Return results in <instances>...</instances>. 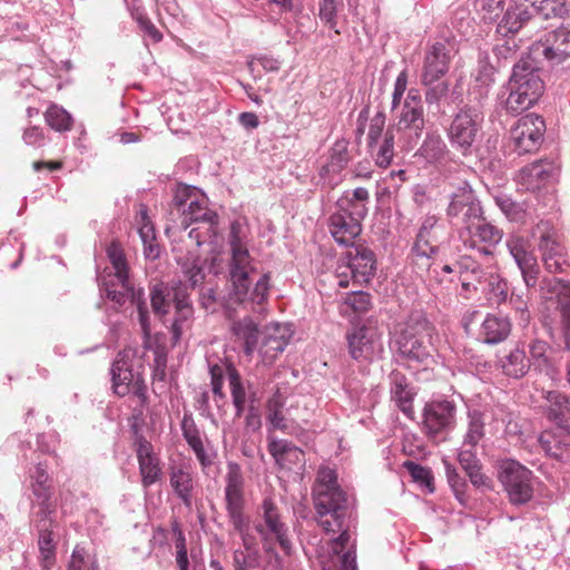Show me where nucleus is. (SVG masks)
<instances>
[{
	"mask_svg": "<svg viewBox=\"0 0 570 570\" xmlns=\"http://www.w3.org/2000/svg\"><path fill=\"white\" fill-rule=\"evenodd\" d=\"M446 217L459 228V237L465 248L485 258L493 257L503 238V229L487 219L481 202L469 186L452 194Z\"/></svg>",
	"mask_w": 570,
	"mask_h": 570,
	"instance_id": "f257e3e1",
	"label": "nucleus"
},
{
	"mask_svg": "<svg viewBox=\"0 0 570 570\" xmlns=\"http://www.w3.org/2000/svg\"><path fill=\"white\" fill-rule=\"evenodd\" d=\"M228 246L230 254L228 261L230 282L228 299L255 311V305H262L267 301L271 273H264L252 286L249 275L256 269L247 247L246 229L238 220L230 224Z\"/></svg>",
	"mask_w": 570,
	"mask_h": 570,
	"instance_id": "f03ea898",
	"label": "nucleus"
},
{
	"mask_svg": "<svg viewBox=\"0 0 570 570\" xmlns=\"http://www.w3.org/2000/svg\"><path fill=\"white\" fill-rule=\"evenodd\" d=\"M317 523L327 533L348 529L353 513L347 493L337 483L336 472L321 466L312 488Z\"/></svg>",
	"mask_w": 570,
	"mask_h": 570,
	"instance_id": "7ed1b4c3",
	"label": "nucleus"
},
{
	"mask_svg": "<svg viewBox=\"0 0 570 570\" xmlns=\"http://www.w3.org/2000/svg\"><path fill=\"white\" fill-rule=\"evenodd\" d=\"M254 529L261 538L267 567L272 570H283L284 561L275 550V546L277 543L286 556L292 553L293 547L288 527L283 521L279 508L272 498H265L258 507Z\"/></svg>",
	"mask_w": 570,
	"mask_h": 570,
	"instance_id": "20e7f679",
	"label": "nucleus"
},
{
	"mask_svg": "<svg viewBox=\"0 0 570 570\" xmlns=\"http://www.w3.org/2000/svg\"><path fill=\"white\" fill-rule=\"evenodd\" d=\"M540 71L539 58L530 50L513 65L509 79L510 94L505 100L510 114L517 115L531 108L541 97L544 87Z\"/></svg>",
	"mask_w": 570,
	"mask_h": 570,
	"instance_id": "39448f33",
	"label": "nucleus"
},
{
	"mask_svg": "<svg viewBox=\"0 0 570 570\" xmlns=\"http://www.w3.org/2000/svg\"><path fill=\"white\" fill-rule=\"evenodd\" d=\"M483 120V112L476 106L461 107L446 129L451 147L463 156L471 155L480 140Z\"/></svg>",
	"mask_w": 570,
	"mask_h": 570,
	"instance_id": "423d86ee",
	"label": "nucleus"
},
{
	"mask_svg": "<svg viewBox=\"0 0 570 570\" xmlns=\"http://www.w3.org/2000/svg\"><path fill=\"white\" fill-rule=\"evenodd\" d=\"M543 268L549 274H563L570 268L569 254L550 220H540L532 229Z\"/></svg>",
	"mask_w": 570,
	"mask_h": 570,
	"instance_id": "0eeeda50",
	"label": "nucleus"
},
{
	"mask_svg": "<svg viewBox=\"0 0 570 570\" xmlns=\"http://www.w3.org/2000/svg\"><path fill=\"white\" fill-rule=\"evenodd\" d=\"M498 480L507 493L509 502L521 507L529 503L534 493L533 472L513 459H504L498 465Z\"/></svg>",
	"mask_w": 570,
	"mask_h": 570,
	"instance_id": "6e6552de",
	"label": "nucleus"
},
{
	"mask_svg": "<svg viewBox=\"0 0 570 570\" xmlns=\"http://www.w3.org/2000/svg\"><path fill=\"white\" fill-rule=\"evenodd\" d=\"M367 207L353 206L346 198H338L335 210L328 217V230L334 240L342 246H353L362 232V220L367 215Z\"/></svg>",
	"mask_w": 570,
	"mask_h": 570,
	"instance_id": "1a4fd4ad",
	"label": "nucleus"
},
{
	"mask_svg": "<svg viewBox=\"0 0 570 570\" xmlns=\"http://www.w3.org/2000/svg\"><path fill=\"white\" fill-rule=\"evenodd\" d=\"M426 119L421 94L417 89H410L402 105L395 129L412 149L422 137Z\"/></svg>",
	"mask_w": 570,
	"mask_h": 570,
	"instance_id": "9d476101",
	"label": "nucleus"
},
{
	"mask_svg": "<svg viewBox=\"0 0 570 570\" xmlns=\"http://www.w3.org/2000/svg\"><path fill=\"white\" fill-rule=\"evenodd\" d=\"M540 295L550 299L557 297V312L560 318V345L570 351V282L558 277L538 278Z\"/></svg>",
	"mask_w": 570,
	"mask_h": 570,
	"instance_id": "9b49d317",
	"label": "nucleus"
},
{
	"mask_svg": "<svg viewBox=\"0 0 570 570\" xmlns=\"http://www.w3.org/2000/svg\"><path fill=\"white\" fill-rule=\"evenodd\" d=\"M504 245L520 271L525 287L537 288L541 271L530 240L524 235L513 232L507 236Z\"/></svg>",
	"mask_w": 570,
	"mask_h": 570,
	"instance_id": "f8f14e48",
	"label": "nucleus"
},
{
	"mask_svg": "<svg viewBox=\"0 0 570 570\" xmlns=\"http://www.w3.org/2000/svg\"><path fill=\"white\" fill-rule=\"evenodd\" d=\"M456 405L453 401L441 400L425 404L423 431L433 441L441 442L455 428Z\"/></svg>",
	"mask_w": 570,
	"mask_h": 570,
	"instance_id": "ddd939ff",
	"label": "nucleus"
},
{
	"mask_svg": "<svg viewBox=\"0 0 570 570\" xmlns=\"http://www.w3.org/2000/svg\"><path fill=\"white\" fill-rule=\"evenodd\" d=\"M117 281L120 285V289L112 288L109 283H104L101 291H105L107 298L118 306H122L127 301H130V303L136 306L138 322L144 337L149 338L151 335V322L148 301L144 288L132 286L129 283L128 276L126 281Z\"/></svg>",
	"mask_w": 570,
	"mask_h": 570,
	"instance_id": "4468645a",
	"label": "nucleus"
},
{
	"mask_svg": "<svg viewBox=\"0 0 570 570\" xmlns=\"http://www.w3.org/2000/svg\"><path fill=\"white\" fill-rule=\"evenodd\" d=\"M454 55V45L448 40L430 46L424 56L421 83L428 86L441 80L448 73Z\"/></svg>",
	"mask_w": 570,
	"mask_h": 570,
	"instance_id": "2eb2a0df",
	"label": "nucleus"
},
{
	"mask_svg": "<svg viewBox=\"0 0 570 570\" xmlns=\"http://www.w3.org/2000/svg\"><path fill=\"white\" fill-rule=\"evenodd\" d=\"M546 131L543 118L535 114L521 117L511 128L510 136L519 155L537 150Z\"/></svg>",
	"mask_w": 570,
	"mask_h": 570,
	"instance_id": "dca6fc26",
	"label": "nucleus"
},
{
	"mask_svg": "<svg viewBox=\"0 0 570 570\" xmlns=\"http://www.w3.org/2000/svg\"><path fill=\"white\" fill-rule=\"evenodd\" d=\"M530 51L553 65L563 62L570 57V23L546 33L543 39L531 45Z\"/></svg>",
	"mask_w": 570,
	"mask_h": 570,
	"instance_id": "f3484780",
	"label": "nucleus"
},
{
	"mask_svg": "<svg viewBox=\"0 0 570 570\" xmlns=\"http://www.w3.org/2000/svg\"><path fill=\"white\" fill-rule=\"evenodd\" d=\"M444 232V226L439 224V219L435 216H426L419 228L415 242L411 248L413 261L434 258L440 252L441 238Z\"/></svg>",
	"mask_w": 570,
	"mask_h": 570,
	"instance_id": "a211bd4d",
	"label": "nucleus"
},
{
	"mask_svg": "<svg viewBox=\"0 0 570 570\" xmlns=\"http://www.w3.org/2000/svg\"><path fill=\"white\" fill-rule=\"evenodd\" d=\"M301 405L299 399H293L286 405L279 392H276L266 404L267 415V430L268 432L281 431L283 433H291L294 424L297 421H306L305 415H294L292 410Z\"/></svg>",
	"mask_w": 570,
	"mask_h": 570,
	"instance_id": "6ab92c4d",
	"label": "nucleus"
},
{
	"mask_svg": "<svg viewBox=\"0 0 570 570\" xmlns=\"http://www.w3.org/2000/svg\"><path fill=\"white\" fill-rule=\"evenodd\" d=\"M351 357L355 361H372L383 352L381 337L374 328L367 326L354 327L346 334Z\"/></svg>",
	"mask_w": 570,
	"mask_h": 570,
	"instance_id": "aec40b11",
	"label": "nucleus"
},
{
	"mask_svg": "<svg viewBox=\"0 0 570 570\" xmlns=\"http://www.w3.org/2000/svg\"><path fill=\"white\" fill-rule=\"evenodd\" d=\"M225 482V508L229 522L248 517L245 513L244 476L237 463L228 464Z\"/></svg>",
	"mask_w": 570,
	"mask_h": 570,
	"instance_id": "412c9836",
	"label": "nucleus"
},
{
	"mask_svg": "<svg viewBox=\"0 0 570 570\" xmlns=\"http://www.w3.org/2000/svg\"><path fill=\"white\" fill-rule=\"evenodd\" d=\"M558 166L544 158L523 166L517 174L515 180L524 189L534 191L554 179Z\"/></svg>",
	"mask_w": 570,
	"mask_h": 570,
	"instance_id": "4be33fe9",
	"label": "nucleus"
},
{
	"mask_svg": "<svg viewBox=\"0 0 570 570\" xmlns=\"http://www.w3.org/2000/svg\"><path fill=\"white\" fill-rule=\"evenodd\" d=\"M492 198L504 217L511 223L525 225L537 215L535 198L529 197L517 202L503 191L492 194Z\"/></svg>",
	"mask_w": 570,
	"mask_h": 570,
	"instance_id": "5701e85b",
	"label": "nucleus"
},
{
	"mask_svg": "<svg viewBox=\"0 0 570 570\" xmlns=\"http://www.w3.org/2000/svg\"><path fill=\"white\" fill-rule=\"evenodd\" d=\"M391 346L395 350L399 357L406 362L429 364L433 358L434 348L432 341L404 335L393 336Z\"/></svg>",
	"mask_w": 570,
	"mask_h": 570,
	"instance_id": "b1692460",
	"label": "nucleus"
},
{
	"mask_svg": "<svg viewBox=\"0 0 570 570\" xmlns=\"http://www.w3.org/2000/svg\"><path fill=\"white\" fill-rule=\"evenodd\" d=\"M56 525L57 522L53 517H47L46 512H33L31 528L38 533V548L46 568L55 562L56 543L53 542L52 530Z\"/></svg>",
	"mask_w": 570,
	"mask_h": 570,
	"instance_id": "393cba45",
	"label": "nucleus"
},
{
	"mask_svg": "<svg viewBox=\"0 0 570 570\" xmlns=\"http://www.w3.org/2000/svg\"><path fill=\"white\" fill-rule=\"evenodd\" d=\"M346 258L354 282L368 283L375 275L376 257L372 249L362 245L353 246L347 250Z\"/></svg>",
	"mask_w": 570,
	"mask_h": 570,
	"instance_id": "a878e982",
	"label": "nucleus"
},
{
	"mask_svg": "<svg viewBox=\"0 0 570 570\" xmlns=\"http://www.w3.org/2000/svg\"><path fill=\"white\" fill-rule=\"evenodd\" d=\"M291 338L288 328L281 324H271L263 328L258 352L265 364H272L285 350Z\"/></svg>",
	"mask_w": 570,
	"mask_h": 570,
	"instance_id": "bb28decb",
	"label": "nucleus"
},
{
	"mask_svg": "<svg viewBox=\"0 0 570 570\" xmlns=\"http://www.w3.org/2000/svg\"><path fill=\"white\" fill-rule=\"evenodd\" d=\"M268 452L281 469L294 470L305 465V454L302 449L287 440L268 438Z\"/></svg>",
	"mask_w": 570,
	"mask_h": 570,
	"instance_id": "cd10ccee",
	"label": "nucleus"
},
{
	"mask_svg": "<svg viewBox=\"0 0 570 570\" xmlns=\"http://www.w3.org/2000/svg\"><path fill=\"white\" fill-rule=\"evenodd\" d=\"M497 68L490 62L487 53H481L478 59V66L472 75L473 82L470 89V97H473L478 104H482L488 98L491 88L495 82Z\"/></svg>",
	"mask_w": 570,
	"mask_h": 570,
	"instance_id": "c85d7f7f",
	"label": "nucleus"
},
{
	"mask_svg": "<svg viewBox=\"0 0 570 570\" xmlns=\"http://www.w3.org/2000/svg\"><path fill=\"white\" fill-rule=\"evenodd\" d=\"M543 399L547 419L570 434V396L560 391H548Z\"/></svg>",
	"mask_w": 570,
	"mask_h": 570,
	"instance_id": "c756f323",
	"label": "nucleus"
},
{
	"mask_svg": "<svg viewBox=\"0 0 570 570\" xmlns=\"http://www.w3.org/2000/svg\"><path fill=\"white\" fill-rule=\"evenodd\" d=\"M435 333L433 323L422 309L412 311L403 323L395 327L394 336H411L425 341H432Z\"/></svg>",
	"mask_w": 570,
	"mask_h": 570,
	"instance_id": "7c9ffc66",
	"label": "nucleus"
},
{
	"mask_svg": "<svg viewBox=\"0 0 570 570\" xmlns=\"http://www.w3.org/2000/svg\"><path fill=\"white\" fill-rule=\"evenodd\" d=\"M193 224L205 225L207 234L214 233V227L218 224V216L207 208L205 197L193 200L180 216V227L184 230Z\"/></svg>",
	"mask_w": 570,
	"mask_h": 570,
	"instance_id": "2f4dec72",
	"label": "nucleus"
},
{
	"mask_svg": "<svg viewBox=\"0 0 570 570\" xmlns=\"http://www.w3.org/2000/svg\"><path fill=\"white\" fill-rule=\"evenodd\" d=\"M458 460L473 487L481 489L482 491L492 489V481L482 472V464L478 459L474 449L464 448L462 444L458 454Z\"/></svg>",
	"mask_w": 570,
	"mask_h": 570,
	"instance_id": "473e14b6",
	"label": "nucleus"
},
{
	"mask_svg": "<svg viewBox=\"0 0 570 570\" xmlns=\"http://www.w3.org/2000/svg\"><path fill=\"white\" fill-rule=\"evenodd\" d=\"M512 324L508 316L488 314L481 324L480 340L488 345L505 341L511 334Z\"/></svg>",
	"mask_w": 570,
	"mask_h": 570,
	"instance_id": "72a5a7b5",
	"label": "nucleus"
},
{
	"mask_svg": "<svg viewBox=\"0 0 570 570\" xmlns=\"http://www.w3.org/2000/svg\"><path fill=\"white\" fill-rule=\"evenodd\" d=\"M232 332L242 342L244 353L247 356L258 348L262 342L263 330L250 317H244L233 323Z\"/></svg>",
	"mask_w": 570,
	"mask_h": 570,
	"instance_id": "f704fd0d",
	"label": "nucleus"
},
{
	"mask_svg": "<svg viewBox=\"0 0 570 570\" xmlns=\"http://www.w3.org/2000/svg\"><path fill=\"white\" fill-rule=\"evenodd\" d=\"M498 367L503 375L519 380L527 375L531 368V362L524 348L515 346L509 353L498 358Z\"/></svg>",
	"mask_w": 570,
	"mask_h": 570,
	"instance_id": "c9c22d12",
	"label": "nucleus"
},
{
	"mask_svg": "<svg viewBox=\"0 0 570 570\" xmlns=\"http://www.w3.org/2000/svg\"><path fill=\"white\" fill-rule=\"evenodd\" d=\"M390 393L397 407L406 415L412 413L414 392L405 374L392 371L389 375Z\"/></svg>",
	"mask_w": 570,
	"mask_h": 570,
	"instance_id": "e433bc0d",
	"label": "nucleus"
},
{
	"mask_svg": "<svg viewBox=\"0 0 570 570\" xmlns=\"http://www.w3.org/2000/svg\"><path fill=\"white\" fill-rule=\"evenodd\" d=\"M340 532V535L331 541V550L338 557L340 570H356L355 541H352L348 529Z\"/></svg>",
	"mask_w": 570,
	"mask_h": 570,
	"instance_id": "4c0bfd02",
	"label": "nucleus"
},
{
	"mask_svg": "<svg viewBox=\"0 0 570 570\" xmlns=\"http://www.w3.org/2000/svg\"><path fill=\"white\" fill-rule=\"evenodd\" d=\"M455 266L462 279V287L466 291L470 288L476 291L478 285H481L488 275L482 265L470 255L460 256Z\"/></svg>",
	"mask_w": 570,
	"mask_h": 570,
	"instance_id": "58836bf2",
	"label": "nucleus"
},
{
	"mask_svg": "<svg viewBox=\"0 0 570 570\" xmlns=\"http://www.w3.org/2000/svg\"><path fill=\"white\" fill-rule=\"evenodd\" d=\"M110 371L114 392L119 396L127 395L134 384V374L128 362L119 354Z\"/></svg>",
	"mask_w": 570,
	"mask_h": 570,
	"instance_id": "ea45409f",
	"label": "nucleus"
},
{
	"mask_svg": "<svg viewBox=\"0 0 570 570\" xmlns=\"http://www.w3.org/2000/svg\"><path fill=\"white\" fill-rule=\"evenodd\" d=\"M483 414L479 410L468 412V429L463 436L464 448L475 449L485 435Z\"/></svg>",
	"mask_w": 570,
	"mask_h": 570,
	"instance_id": "a19ab883",
	"label": "nucleus"
},
{
	"mask_svg": "<svg viewBox=\"0 0 570 570\" xmlns=\"http://www.w3.org/2000/svg\"><path fill=\"white\" fill-rule=\"evenodd\" d=\"M543 19L566 18L569 14L567 0H524Z\"/></svg>",
	"mask_w": 570,
	"mask_h": 570,
	"instance_id": "79ce46f5",
	"label": "nucleus"
},
{
	"mask_svg": "<svg viewBox=\"0 0 570 570\" xmlns=\"http://www.w3.org/2000/svg\"><path fill=\"white\" fill-rule=\"evenodd\" d=\"M421 155L430 163L445 160L449 149L443 138L435 132L428 134L420 148Z\"/></svg>",
	"mask_w": 570,
	"mask_h": 570,
	"instance_id": "37998d69",
	"label": "nucleus"
},
{
	"mask_svg": "<svg viewBox=\"0 0 570 570\" xmlns=\"http://www.w3.org/2000/svg\"><path fill=\"white\" fill-rule=\"evenodd\" d=\"M149 299L154 314L159 320H163L169 313L171 303L169 284L159 282L151 285L149 288Z\"/></svg>",
	"mask_w": 570,
	"mask_h": 570,
	"instance_id": "c03bdc74",
	"label": "nucleus"
},
{
	"mask_svg": "<svg viewBox=\"0 0 570 570\" xmlns=\"http://www.w3.org/2000/svg\"><path fill=\"white\" fill-rule=\"evenodd\" d=\"M347 145L346 140H337L333 145L330 151V159L321 169L322 176L330 173L338 174L347 166L350 161Z\"/></svg>",
	"mask_w": 570,
	"mask_h": 570,
	"instance_id": "a18cd8bd",
	"label": "nucleus"
},
{
	"mask_svg": "<svg viewBox=\"0 0 570 570\" xmlns=\"http://www.w3.org/2000/svg\"><path fill=\"white\" fill-rule=\"evenodd\" d=\"M170 485L186 507L191 505L193 479L189 472L174 468L170 472Z\"/></svg>",
	"mask_w": 570,
	"mask_h": 570,
	"instance_id": "49530a36",
	"label": "nucleus"
},
{
	"mask_svg": "<svg viewBox=\"0 0 570 570\" xmlns=\"http://www.w3.org/2000/svg\"><path fill=\"white\" fill-rule=\"evenodd\" d=\"M177 263L191 288H196L204 283L206 275L202 261L198 256L189 255L180 257Z\"/></svg>",
	"mask_w": 570,
	"mask_h": 570,
	"instance_id": "de8ad7c7",
	"label": "nucleus"
},
{
	"mask_svg": "<svg viewBox=\"0 0 570 570\" xmlns=\"http://www.w3.org/2000/svg\"><path fill=\"white\" fill-rule=\"evenodd\" d=\"M394 129L387 128L382 141L379 140V142L374 145V153L371 150L379 167L386 168L391 165L394 157Z\"/></svg>",
	"mask_w": 570,
	"mask_h": 570,
	"instance_id": "09e8293b",
	"label": "nucleus"
},
{
	"mask_svg": "<svg viewBox=\"0 0 570 570\" xmlns=\"http://www.w3.org/2000/svg\"><path fill=\"white\" fill-rule=\"evenodd\" d=\"M173 194L171 204L181 214L193 200H196L197 198H204V194L200 191V189L184 183L177 184L173 190Z\"/></svg>",
	"mask_w": 570,
	"mask_h": 570,
	"instance_id": "8fccbe9b",
	"label": "nucleus"
},
{
	"mask_svg": "<svg viewBox=\"0 0 570 570\" xmlns=\"http://www.w3.org/2000/svg\"><path fill=\"white\" fill-rule=\"evenodd\" d=\"M193 318V306L175 307V317L170 326L171 341L174 344H177L180 341L184 332L191 326Z\"/></svg>",
	"mask_w": 570,
	"mask_h": 570,
	"instance_id": "3c124183",
	"label": "nucleus"
},
{
	"mask_svg": "<svg viewBox=\"0 0 570 570\" xmlns=\"http://www.w3.org/2000/svg\"><path fill=\"white\" fill-rule=\"evenodd\" d=\"M46 122L56 131H68L72 127L71 115L57 105H51L45 114Z\"/></svg>",
	"mask_w": 570,
	"mask_h": 570,
	"instance_id": "603ef678",
	"label": "nucleus"
},
{
	"mask_svg": "<svg viewBox=\"0 0 570 570\" xmlns=\"http://www.w3.org/2000/svg\"><path fill=\"white\" fill-rule=\"evenodd\" d=\"M444 468H445V474L448 479V483L451 487L455 499L462 504L468 505L469 503V495L466 493L468 484L462 478L455 466H453L451 463L444 461Z\"/></svg>",
	"mask_w": 570,
	"mask_h": 570,
	"instance_id": "864d4df0",
	"label": "nucleus"
},
{
	"mask_svg": "<svg viewBox=\"0 0 570 570\" xmlns=\"http://www.w3.org/2000/svg\"><path fill=\"white\" fill-rule=\"evenodd\" d=\"M403 468L410 473L414 482L426 488L430 493L434 492V478L432 471L429 468L410 460L403 463Z\"/></svg>",
	"mask_w": 570,
	"mask_h": 570,
	"instance_id": "5fc2aeb1",
	"label": "nucleus"
},
{
	"mask_svg": "<svg viewBox=\"0 0 570 570\" xmlns=\"http://www.w3.org/2000/svg\"><path fill=\"white\" fill-rule=\"evenodd\" d=\"M483 282L487 283V291L490 299L495 304H501L508 298V282L497 274L489 273Z\"/></svg>",
	"mask_w": 570,
	"mask_h": 570,
	"instance_id": "6e6d98bb",
	"label": "nucleus"
},
{
	"mask_svg": "<svg viewBox=\"0 0 570 570\" xmlns=\"http://www.w3.org/2000/svg\"><path fill=\"white\" fill-rule=\"evenodd\" d=\"M107 256L115 268V277L126 281L128 276V266L124 250L118 242H111L107 247Z\"/></svg>",
	"mask_w": 570,
	"mask_h": 570,
	"instance_id": "4d7b16f0",
	"label": "nucleus"
},
{
	"mask_svg": "<svg viewBox=\"0 0 570 570\" xmlns=\"http://www.w3.org/2000/svg\"><path fill=\"white\" fill-rule=\"evenodd\" d=\"M517 2H511L505 7L502 18L497 26V32L503 37L510 33H515L521 29L519 24V14L515 10Z\"/></svg>",
	"mask_w": 570,
	"mask_h": 570,
	"instance_id": "13d9d810",
	"label": "nucleus"
},
{
	"mask_svg": "<svg viewBox=\"0 0 570 570\" xmlns=\"http://www.w3.org/2000/svg\"><path fill=\"white\" fill-rule=\"evenodd\" d=\"M31 489L36 500L32 502V505L38 507V510L36 512H46L47 517H52L55 508L50 502V488L47 484L31 483Z\"/></svg>",
	"mask_w": 570,
	"mask_h": 570,
	"instance_id": "bf43d9fd",
	"label": "nucleus"
},
{
	"mask_svg": "<svg viewBox=\"0 0 570 570\" xmlns=\"http://www.w3.org/2000/svg\"><path fill=\"white\" fill-rule=\"evenodd\" d=\"M343 6V0H320L318 17L321 21L330 29L337 26L338 8Z\"/></svg>",
	"mask_w": 570,
	"mask_h": 570,
	"instance_id": "052dcab7",
	"label": "nucleus"
},
{
	"mask_svg": "<svg viewBox=\"0 0 570 570\" xmlns=\"http://www.w3.org/2000/svg\"><path fill=\"white\" fill-rule=\"evenodd\" d=\"M233 525L234 531L240 537L244 549L247 552H253L256 546V538L252 533L250 517H245L238 520L229 522Z\"/></svg>",
	"mask_w": 570,
	"mask_h": 570,
	"instance_id": "680f3d73",
	"label": "nucleus"
},
{
	"mask_svg": "<svg viewBox=\"0 0 570 570\" xmlns=\"http://www.w3.org/2000/svg\"><path fill=\"white\" fill-rule=\"evenodd\" d=\"M518 50L519 46L513 38L497 45L493 48V53L498 61V68L505 67L508 63L514 61L518 56Z\"/></svg>",
	"mask_w": 570,
	"mask_h": 570,
	"instance_id": "e2e57ef3",
	"label": "nucleus"
},
{
	"mask_svg": "<svg viewBox=\"0 0 570 570\" xmlns=\"http://www.w3.org/2000/svg\"><path fill=\"white\" fill-rule=\"evenodd\" d=\"M138 463L144 488H149L159 480L161 469L159 466V460L157 456L140 461Z\"/></svg>",
	"mask_w": 570,
	"mask_h": 570,
	"instance_id": "0e129e2a",
	"label": "nucleus"
},
{
	"mask_svg": "<svg viewBox=\"0 0 570 570\" xmlns=\"http://www.w3.org/2000/svg\"><path fill=\"white\" fill-rule=\"evenodd\" d=\"M344 303L356 314H365L372 307L371 295L364 291L348 293L344 298Z\"/></svg>",
	"mask_w": 570,
	"mask_h": 570,
	"instance_id": "69168bd1",
	"label": "nucleus"
},
{
	"mask_svg": "<svg viewBox=\"0 0 570 570\" xmlns=\"http://www.w3.org/2000/svg\"><path fill=\"white\" fill-rule=\"evenodd\" d=\"M426 90L424 94L425 102L432 107H440L442 100L446 102V97L449 94V82L448 81H436L432 85L425 86Z\"/></svg>",
	"mask_w": 570,
	"mask_h": 570,
	"instance_id": "338daca9",
	"label": "nucleus"
},
{
	"mask_svg": "<svg viewBox=\"0 0 570 570\" xmlns=\"http://www.w3.org/2000/svg\"><path fill=\"white\" fill-rule=\"evenodd\" d=\"M548 343L541 340H533L529 344L531 366L541 370L548 364Z\"/></svg>",
	"mask_w": 570,
	"mask_h": 570,
	"instance_id": "774afa93",
	"label": "nucleus"
}]
</instances>
